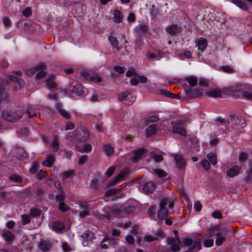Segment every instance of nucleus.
<instances>
[{
  "label": "nucleus",
  "mask_w": 252,
  "mask_h": 252,
  "mask_svg": "<svg viewBox=\"0 0 252 252\" xmlns=\"http://www.w3.org/2000/svg\"><path fill=\"white\" fill-rule=\"evenodd\" d=\"M207 158L208 160L210 162V163L213 165H215L217 163V156L214 153H209L207 155Z\"/></svg>",
  "instance_id": "obj_33"
},
{
  "label": "nucleus",
  "mask_w": 252,
  "mask_h": 252,
  "mask_svg": "<svg viewBox=\"0 0 252 252\" xmlns=\"http://www.w3.org/2000/svg\"><path fill=\"white\" fill-rule=\"evenodd\" d=\"M147 27L145 25L141 24L137 27L135 29V31L137 35L140 37L145 34L147 32ZM141 43V39L140 38H137L136 41V46L138 47Z\"/></svg>",
  "instance_id": "obj_10"
},
{
  "label": "nucleus",
  "mask_w": 252,
  "mask_h": 252,
  "mask_svg": "<svg viewBox=\"0 0 252 252\" xmlns=\"http://www.w3.org/2000/svg\"><path fill=\"white\" fill-rule=\"evenodd\" d=\"M57 108L59 111V114L66 119H69L70 118V115L68 112L64 110L62 105L61 104H58L57 105Z\"/></svg>",
  "instance_id": "obj_27"
},
{
  "label": "nucleus",
  "mask_w": 252,
  "mask_h": 252,
  "mask_svg": "<svg viewBox=\"0 0 252 252\" xmlns=\"http://www.w3.org/2000/svg\"><path fill=\"white\" fill-rule=\"evenodd\" d=\"M231 91L247 99L252 100V89L246 85H237L233 87Z\"/></svg>",
  "instance_id": "obj_3"
},
{
  "label": "nucleus",
  "mask_w": 252,
  "mask_h": 252,
  "mask_svg": "<svg viewBox=\"0 0 252 252\" xmlns=\"http://www.w3.org/2000/svg\"><path fill=\"white\" fill-rule=\"evenodd\" d=\"M46 67V64L44 63L38 64L35 67L30 68L26 70V74L28 76H32L38 70L44 69Z\"/></svg>",
  "instance_id": "obj_16"
},
{
  "label": "nucleus",
  "mask_w": 252,
  "mask_h": 252,
  "mask_svg": "<svg viewBox=\"0 0 252 252\" xmlns=\"http://www.w3.org/2000/svg\"><path fill=\"white\" fill-rule=\"evenodd\" d=\"M64 228V225L63 222L56 221L52 224V229L56 232H61Z\"/></svg>",
  "instance_id": "obj_24"
},
{
  "label": "nucleus",
  "mask_w": 252,
  "mask_h": 252,
  "mask_svg": "<svg viewBox=\"0 0 252 252\" xmlns=\"http://www.w3.org/2000/svg\"><path fill=\"white\" fill-rule=\"evenodd\" d=\"M10 179L16 182L19 184V186L23 185L25 184V181L21 178V176L17 175H13L10 176Z\"/></svg>",
  "instance_id": "obj_39"
},
{
  "label": "nucleus",
  "mask_w": 252,
  "mask_h": 252,
  "mask_svg": "<svg viewBox=\"0 0 252 252\" xmlns=\"http://www.w3.org/2000/svg\"><path fill=\"white\" fill-rule=\"evenodd\" d=\"M52 247V243L49 240H41L39 242L38 249L43 252L49 251Z\"/></svg>",
  "instance_id": "obj_12"
},
{
  "label": "nucleus",
  "mask_w": 252,
  "mask_h": 252,
  "mask_svg": "<svg viewBox=\"0 0 252 252\" xmlns=\"http://www.w3.org/2000/svg\"><path fill=\"white\" fill-rule=\"evenodd\" d=\"M225 232H218L216 234L217 239L216 240V245L217 246H220L223 242L225 241L226 236Z\"/></svg>",
  "instance_id": "obj_22"
},
{
  "label": "nucleus",
  "mask_w": 252,
  "mask_h": 252,
  "mask_svg": "<svg viewBox=\"0 0 252 252\" xmlns=\"http://www.w3.org/2000/svg\"><path fill=\"white\" fill-rule=\"evenodd\" d=\"M158 129V126L153 124L149 126L146 130V135L147 136H150L151 135L156 134Z\"/></svg>",
  "instance_id": "obj_26"
},
{
  "label": "nucleus",
  "mask_w": 252,
  "mask_h": 252,
  "mask_svg": "<svg viewBox=\"0 0 252 252\" xmlns=\"http://www.w3.org/2000/svg\"><path fill=\"white\" fill-rule=\"evenodd\" d=\"M126 173L127 171L125 169L121 170L115 178L110 183L109 185L111 186L114 185L118 181L122 180L126 174Z\"/></svg>",
  "instance_id": "obj_20"
},
{
  "label": "nucleus",
  "mask_w": 252,
  "mask_h": 252,
  "mask_svg": "<svg viewBox=\"0 0 252 252\" xmlns=\"http://www.w3.org/2000/svg\"><path fill=\"white\" fill-rule=\"evenodd\" d=\"M2 236L3 239L6 241H11L14 238V235L10 231H5L3 232Z\"/></svg>",
  "instance_id": "obj_34"
},
{
  "label": "nucleus",
  "mask_w": 252,
  "mask_h": 252,
  "mask_svg": "<svg viewBox=\"0 0 252 252\" xmlns=\"http://www.w3.org/2000/svg\"><path fill=\"white\" fill-rule=\"evenodd\" d=\"M173 232L175 235V238H167L166 240L167 244L171 246V251L172 252H178L180 250L181 241L178 235V231L174 230Z\"/></svg>",
  "instance_id": "obj_4"
},
{
  "label": "nucleus",
  "mask_w": 252,
  "mask_h": 252,
  "mask_svg": "<svg viewBox=\"0 0 252 252\" xmlns=\"http://www.w3.org/2000/svg\"><path fill=\"white\" fill-rule=\"evenodd\" d=\"M209 96L213 97H220L221 96V91L219 89L211 90L207 92Z\"/></svg>",
  "instance_id": "obj_28"
},
{
  "label": "nucleus",
  "mask_w": 252,
  "mask_h": 252,
  "mask_svg": "<svg viewBox=\"0 0 252 252\" xmlns=\"http://www.w3.org/2000/svg\"><path fill=\"white\" fill-rule=\"evenodd\" d=\"M176 198L174 196L171 197H162L160 199L159 210L158 212V217L160 220H163L168 216L169 209L165 207L166 201L169 203V208L172 209L174 206Z\"/></svg>",
  "instance_id": "obj_2"
},
{
  "label": "nucleus",
  "mask_w": 252,
  "mask_h": 252,
  "mask_svg": "<svg viewBox=\"0 0 252 252\" xmlns=\"http://www.w3.org/2000/svg\"><path fill=\"white\" fill-rule=\"evenodd\" d=\"M164 233L161 230H158L156 231L155 235H146L144 237V240L147 242H151L158 241L160 238L164 237Z\"/></svg>",
  "instance_id": "obj_9"
},
{
  "label": "nucleus",
  "mask_w": 252,
  "mask_h": 252,
  "mask_svg": "<svg viewBox=\"0 0 252 252\" xmlns=\"http://www.w3.org/2000/svg\"><path fill=\"white\" fill-rule=\"evenodd\" d=\"M232 2L242 10H246L247 9L246 3L241 0H233Z\"/></svg>",
  "instance_id": "obj_36"
},
{
  "label": "nucleus",
  "mask_w": 252,
  "mask_h": 252,
  "mask_svg": "<svg viewBox=\"0 0 252 252\" xmlns=\"http://www.w3.org/2000/svg\"><path fill=\"white\" fill-rule=\"evenodd\" d=\"M55 161V158L52 155H48L46 159L43 162V165L48 167H51Z\"/></svg>",
  "instance_id": "obj_19"
},
{
  "label": "nucleus",
  "mask_w": 252,
  "mask_h": 252,
  "mask_svg": "<svg viewBox=\"0 0 252 252\" xmlns=\"http://www.w3.org/2000/svg\"><path fill=\"white\" fill-rule=\"evenodd\" d=\"M109 241V243L112 245H115L117 243V240L115 238H111L108 236H105L103 239V242Z\"/></svg>",
  "instance_id": "obj_52"
},
{
  "label": "nucleus",
  "mask_w": 252,
  "mask_h": 252,
  "mask_svg": "<svg viewBox=\"0 0 252 252\" xmlns=\"http://www.w3.org/2000/svg\"><path fill=\"white\" fill-rule=\"evenodd\" d=\"M71 92L78 96H82L84 94V90L83 86L81 84L79 83L73 87Z\"/></svg>",
  "instance_id": "obj_17"
},
{
  "label": "nucleus",
  "mask_w": 252,
  "mask_h": 252,
  "mask_svg": "<svg viewBox=\"0 0 252 252\" xmlns=\"http://www.w3.org/2000/svg\"><path fill=\"white\" fill-rule=\"evenodd\" d=\"M248 158V155L246 153L241 152L239 154V160L240 162H244Z\"/></svg>",
  "instance_id": "obj_55"
},
{
  "label": "nucleus",
  "mask_w": 252,
  "mask_h": 252,
  "mask_svg": "<svg viewBox=\"0 0 252 252\" xmlns=\"http://www.w3.org/2000/svg\"><path fill=\"white\" fill-rule=\"evenodd\" d=\"M145 150L143 148L135 150L133 155L130 157L131 160L133 162H136L140 158L141 156L144 154Z\"/></svg>",
  "instance_id": "obj_14"
},
{
  "label": "nucleus",
  "mask_w": 252,
  "mask_h": 252,
  "mask_svg": "<svg viewBox=\"0 0 252 252\" xmlns=\"http://www.w3.org/2000/svg\"><path fill=\"white\" fill-rule=\"evenodd\" d=\"M9 79L16 84V85L14 86V89L15 90L20 89L24 86V81L18 77H16L13 75H10L9 76Z\"/></svg>",
  "instance_id": "obj_15"
},
{
  "label": "nucleus",
  "mask_w": 252,
  "mask_h": 252,
  "mask_svg": "<svg viewBox=\"0 0 252 252\" xmlns=\"http://www.w3.org/2000/svg\"><path fill=\"white\" fill-rule=\"evenodd\" d=\"M113 15L114 22H115V23H120L122 21L123 18V15L119 10H115L114 11Z\"/></svg>",
  "instance_id": "obj_32"
},
{
  "label": "nucleus",
  "mask_w": 252,
  "mask_h": 252,
  "mask_svg": "<svg viewBox=\"0 0 252 252\" xmlns=\"http://www.w3.org/2000/svg\"><path fill=\"white\" fill-rule=\"evenodd\" d=\"M3 118L9 122H15L21 118V116L19 115L16 112L6 110L2 113Z\"/></svg>",
  "instance_id": "obj_6"
},
{
  "label": "nucleus",
  "mask_w": 252,
  "mask_h": 252,
  "mask_svg": "<svg viewBox=\"0 0 252 252\" xmlns=\"http://www.w3.org/2000/svg\"><path fill=\"white\" fill-rule=\"evenodd\" d=\"M90 100L92 102L99 101V95L97 93L94 92L91 95Z\"/></svg>",
  "instance_id": "obj_47"
},
{
  "label": "nucleus",
  "mask_w": 252,
  "mask_h": 252,
  "mask_svg": "<svg viewBox=\"0 0 252 252\" xmlns=\"http://www.w3.org/2000/svg\"><path fill=\"white\" fill-rule=\"evenodd\" d=\"M116 191H117V189H113L108 190L105 193V196L107 198L111 196L114 197V194L116 193Z\"/></svg>",
  "instance_id": "obj_49"
},
{
  "label": "nucleus",
  "mask_w": 252,
  "mask_h": 252,
  "mask_svg": "<svg viewBox=\"0 0 252 252\" xmlns=\"http://www.w3.org/2000/svg\"><path fill=\"white\" fill-rule=\"evenodd\" d=\"M103 149H104V151H105L106 154L107 156L111 155L113 153V152H114L113 147L112 146H111L110 145H105L103 147Z\"/></svg>",
  "instance_id": "obj_46"
},
{
  "label": "nucleus",
  "mask_w": 252,
  "mask_h": 252,
  "mask_svg": "<svg viewBox=\"0 0 252 252\" xmlns=\"http://www.w3.org/2000/svg\"><path fill=\"white\" fill-rule=\"evenodd\" d=\"M172 132L184 136L186 134V130L178 124H176L173 126Z\"/></svg>",
  "instance_id": "obj_25"
},
{
  "label": "nucleus",
  "mask_w": 252,
  "mask_h": 252,
  "mask_svg": "<svg viewBox=\"0 0 252 252\" xmlns=\"http://www.w3.org/2000/svg\"><path fill=\"white\" fill-rule=\"evenodd\" d=\"M108 40L113 48H116L118 47L119 42L115 37L112 35L109 36L108 37Z\"/></svg>",
  "instance_id": "obj_41"
},
{
  "label": "nucleus",
  "mask_w": 252,
  "mask_h": 252,
  "mask_svg": "<svg viewBox=\"0 0 252 252\" xmlns=\"http://www.w3.org/2000/svg\"><path fill=\"white\" fill-rule=\"evenodd\" d=\"M80 211L79 216L81 218H84L89 215L90 205L86 202H82L80 204Z\"/></svg>",
  "instance_id": "obj_11"
},
{
  "label": "nucleus",
  "mask_w": 252,
  "mask_h": 252,
  "mask_svg": "<svg viewBox=\"0 0 252 252\" xmlns=\"http://www.w3.org/2000/svg\"><path fill=\"white\" fill-rule=\"evenodd\" d=\"M155 172L158 177H165L167 175V173L161 169H155Z\"/></svg>",
  "instance_id": "obj_54"
},
{
  "label": "nucleus",
  "mask_w": 252,
  "mask_h": 252,
  "mask_svg": "<svg viewBox=\"0 0 252 252\" xmlns=\"http://www.w3.org/2000/svg\"><path fill=\"white\" fill-rule=\"evenodd\" d=\"M72 172L71 171H65L60 175V177L63 180H65L68 178L72 174Z\"/></svg>",
  "instance_id": "obj_51"
},
{
  "label": "nucleus",
  "mask_w": 252,
  "mask_h": 252,
  "mask_svg": "<svg viewBox=\"0 0 252 252\" xmlns=\"http://www.w3.org/2000/svg\"><path fill=\"white\" fill-rule=\"evenodd\" d=\"M54 76L52 75L48 77L46 80V86L48 89H51L55 88L56 86V83L54 80Z\"/></svg>",
  "instance_id": "obj_31"
},
{
  "label": "nucleus",
  "mask_w": 252,
  "mask_h": 252,
  "mask_svg": "<svg viewBox=\"0 0 252 252\" xmlns=\"http://www.w3.org/2000/svg\"><path fill=\"white\" fill-rule=\"evenodd\" d=\"M75 139L78 142H83L88 140L89 136V132L84 128H80L75 131Z\"/></svg>",
  "instance_id": "obj_5"
},
{
  "label": "nucleus",
  "mask_w": 252,
  "mask_h": 252,
  "mask_svg": "<svg viewBox=\"0 0 252 252\" xmlns=\"http://www.w3.org/2000/svg\"><path fill=\"white\" fill-rule=\"evenodd\" d=\"M22 220L23 224H28L30 221V217L27 215H23L22 216Z\"/></svg>",
  "instance_id": "obj_62"
},
{
  "label": "nucleus",
  "mask_w": 252,
  "mask_h": 252,
  "mask_svg": "<svg viewBox=\"0 0 252 252\" xmlns=\"http://www.w3.org/2000/svg\"><path fill=\"white\" fill-rule=\"evenodd\" d=\"M201 164L204 169L206 170H209L210 168V163L207 159L202 160L201 162Z\"/></svg>",
  "instance_id": "obj_56"
},
{
  "label": "nucleus",
  "mask_w": 252,
  "mask_h": 252,
  "mask_svg": "<svg viewBox=\"0 0 252 252\" xmlns=\"http://www.w3.org/2000/svg\"><path fill=\"white\" fill-rule=\"evenodd\" d=\"M123 214L125 215H128L133 213L135 210V208L133 206L128 205H123Z\"/></svg>",
  "instance_id": "obj_35"
},
{
  "label": "nucleus",
  "mask_w": 252,
  "mask_h": 252,
  "mask_svg": "<svg viewBox=\"0 0 252 252\" xmlns=\"http://www.w3.org/2000/svg\"><path fill=\"white\" fill-rule=\"evenodd\" d=\"M153 158H154V159L155 160V161H156L157 162H160L163 159L162 155L161 154H155L153 156Z\"/></svg>",
  "instance_id": "obj_60"
},
{
  "label": "nucleus",
  "mask_w": 252,
  "mask_h": 252,
  "mask_svg": "<svg viewBox=\"0 0 252 252\" xmlns=\"http://www.w3.org/2000/svg\"><path fill=\"white\" fill-rule=\"evenodd\" d=\"M122 196V193L120 189H117V191H116V193L114 194V196L112 197V200L115 201L117 199L121 198Z\"/></svg>",
  "instance_id": "obj_58"
},
{
  "label": "nucleus",
  "mask_w": 252,
  "mask_h": 252,
  "mask_svg": "<svg viewBox=\"0 0 252 252\" xmlns=\"http://www.w3.org/2000/svg\"><path fill=\"white\" fill-rule=\"evenodd\" d=\"M155 186L154 183L149 182L145 183L142 188V192L147 193L152 191L155 189Z\"/></svg>",
  "instance_id": "obj_21"
},
{
  "label": "nucleus",
  "mask_w": 252,
  "mask_h": 252,
  "mask_svg": "<svg viewBox=\"0 0 252 252\" xmlns=\"http://www.w3.org/2000/svg\"><path fill=\"white\" fill-rule=\"evenodd\" d=\"M196 45L198 47V50L203 51L207 47V41L205 39L200 38L196 40Z\"/></svg>",
  "instance_id": "obj_23"
},
{
  "label": "nucleus",
  "mask_w": 252,
  "mask_h": 252,
  "mask_svg": "<svg viewBox=\"0 0 252 252\" xmlns=\"http://www.w3.org/2000/svg\"><path fill=\"white\" fill-rule=\"evenodd\" d=\"M118 99L120 101H122L123 103L129 105L135 101V97L131 95L129 92H126L120 94Z\"/></svg>",
  "instance_id": "obj_7"
},
{
  "label": "nucleus",
  "mask_w": 252,
  "mask_h": 252,
  "mask_svg": "<svg viewBox=\"0 0 252 252\" xmlns=\"http://www.w3.org/2000/svg\"><path fill=\"white\" fill-rule=\"evenodd\" d=\"M185 80L189 82V85L192 87L195 86L198 82L197 79L194 76L187 77L185 78Z\"/></svg>",
  "instance_id": "obj_38"
},
{
  "label": "nucleus",
  "mask_w": 252,
  "mask_h": 252,
  "mask_svg": "<svg viewBox=\"0 0 252 252\" xmlns=\"http://www.w3.org/2000/svg\"><path fill=\"white\" fill-rule=\"evenodd\" d=\"M240 167L238 165L234 166L229 168L226 172V175L229 177H233L238 174Z\"/></svg>",
  "instance_id": "obj_18"
},
{
  "label": "nucleus",
  "mask_w": 252,
  "mask_h": 252,
  "mask_svg": "<svg viewBox=\"0 0 252 252\" xmlns=\"http://www.w3.org/2000/svg\"><path fill=\"white\" fill-rule=\"evenodd\" d=\"M99 176H98L96 178H94L91 183V187L94 189H97L99 187L98 181Z\"/></svg>",
  "instance_id": "obj_48"
},
{
  "label": "nucleus",
  "mask_w": 252,
  "mask_h": 252,
  "mask_svg": "<svg viewBox=\"0 0 252 252\" xmlns=\"http://www.w3.org/2000/svg\"><path fill=\"white\" fill-rule=\"evenodd\" d=\"M176 166L179 169L183 168L185 166V161L183 156L179 154L173 155Z\"/></svg>",
  "instance_id": "obj_13"
},
{
  "label": "nucleus",
  "mask_w": 252,
  "mask_h": 252,
  "mask_svg": "<svg viewBox=\"0 0 252 252\" xmlns=\"http://www.w3.org/2000/svg\"><path fill=\"white\" fill-rule=\"evenodd\" d=\"M167 32L170 34H175L180 31V28L176 25H172L166 29Z\"/></svg>",
  "instance_id": "obj_30"
},
{
  "label": "nucleus",
  "mask_w": 252,
  "mask_h": 252,
  "mask_svg": "<svg viewBox=\"0 0 252 252\" xmlns=\"http://www.w3.org/2000/svg\"><path fill=\"white\" fill-rule=\"evenodd\" d=\"M246 173L247 175L245 180L246 181H249L252 179V162L249 163V167L247 170Z\"/></svg>",
  "instance_id": "obj_45"
},
{
  "label": "nucleus",
  "mask_w": 252,
  "mask_h": 252,
  "mask_svg": "<svg viewBox=\"0 0 252 252\" xmlns=\"http://www.w3.org/2000/svg\"><path fill=\"white\" fill-rule=\"evenodd\" d=\"M123 205H116L112 208V212L115 214H123Z\"/></svg>",
  "instance_id": "obj_40"
},
{
  "label": "nucleus",
  "mask_w": 252,
  "mask_h": 252,
  "mask_svg": "<svg viewBox=\"0 0 252 252\" xmlns=\"http://www.w3.org/2000/svg\"><path fill=\"white\" fill-rule=\"evenodd\" d=\"M95 128L98 132L102 131L104 128L103 123L100 122H97L95 126Z\"/></svg>",
  "instance_id": "obj_64"
},
{
  "label": "nucleus",
  "mask_w": 252,
  "mask_h": 252,
  "mask_svg": "<svg viewBox=\"0 0 252 252\" xmlns=\"http://www.w3.org/2000/svg\"><path fill=\"white\" fill-rule=\"evenodd\" d=\"M92 146L91 144L88 143L85 144L82 150H78L80 152H87L91 151Z\"/></svg>",
  "instance_id": "obj_53"
},
{
  "label": "nucleus",
  "mask_w": 252,
  "mask_h": 252,
  "mask_svg": "<svg viewBox=\"0 0 252 252\" xmlns=\"http://www.w3.org/2000/svg\"><path fill=\"white\" fill-rule=\"evenodd\" d=\"M88 160V157L86 155L81 156L78 160V164L82 165L84 164Z\"/></svg>",
  "instance_id": "obj_61"
},
{
  "label": "nucleus",
  "mask_w": 252,
  "mask_h": 252,
  "mask_svg": "<svg viewBox=\"0 0 252 252\" xmlns=\"http://www.w3.org/2000/svg\"><path fill=\"white\" fill-rule=\"evenodd\" d=\"M222 70L227 73H233L234 72V70L232 67L228 65H225L221 67Z\"/></svg>",
  "instance_id": "obj_57"
},
{
  "label": "nucleus",
  "mask_w": 252,
  "mask_h": 252,
  "mask_svg": "<svg viewBox=\"0 0 252 252\" xmlns=\"http://www.w3.org/2000/svg\"><path fill=\"white\" fill-rule=\"evenodd\" d=\"M202 238L199 235L192 237H188L183 239V245L188 249L185 252H197L201 249Z\"/></svg>",
  "instance_id": "obj_1"
},
{
  "label": "nucleus",
  "mask_w": 252,
  "mask_h": 252,
  "mask_svg": "<svg viewBox=\"0 0 252 252\" xmlns=\"http://www.w3.org/2000/svg\"><path fill=\"white\" fill-rule=\"evenodd\" d=\"M204 240V246L205 247H210L213 245L214 240L212 239L207 238L206 237H202Z\"/></svg>",
  "instance_id": "obj_44"
},
{
  "label": "nucleus",
  "mask_w": 252,
  "mask_h": 252,
  "mask_svg": "<svg viewBox=\"0 0 252 252\" xmlns=\"http://www.w3.org/2000/svg\"><path fill=\"white\" fill-rule=\"evenodd\" d=\"M64 197V193L63 192H62L61 194H58L56 196V200L58 202H59L60 203L63 202Z\"/></svg>",
  "instance_id": "obj_59"
},
{
  "label": "nucleus",
  "mask_w": 252,
  "mask_h": 252,
  "mask_svg": "<svg viewBox=\"0 0 252 252\" xmlns=\"http://www.w3.org/2000/svg\"><path fill=\"white\" fill-rule=\"evenodd\" d=\"M82 238L86 242H90L93 240L94 235L92 231H86L81 235Z\"/></svg>",
  "instance_id": "obj_29"
},
{
  "label": "nucleus",
  "mask_w": 252,
  "mask_h": 252,
  "mask_svg": "<svg viewBox=\"0 0 252 252\" xmlns=\"http://www.w3.org/2000/svg\"><path fill=\"white\" fill-rule=\"evenodd\" d=\"M23 14L26 17L30 16L32 14L31 9L28 7L22 12Z\"/></svg>",
  "instance_id": "obj_63"
},
{
  "label": "nucleus",
  "mask_w": 252,
  "mask_h": 252,
  "mask_svg": "<svg viewBox=\"0 0 252 252\" xmlns=\"http://www.w3.org/2000/svg\"><path fill=\"white\" fill-rule=\"evenodd\" d=\"M159 118L157 116L152 115L149 116L145 120V124L147 125L149 123H154L157 122Z\"/></svg>",
  "instance_id": "obj_43"
},
{
  "label": "nucleus",
  "mask_w": 252,
  "mask_h": 252,
  "mask_svg": "<svg viewBox=\"0 0 252 252\" xmlns=\"http://www.w3.org/2000/svg\"><path fill=\"white\" fill-rule=\"evenodd\" d=\"M228 123L234 129H239L245 126V122L243 120L234 116L229 118Z\"/></svg>",
  "instance_id": "obj_8"
},
{
  "label": "nucleus",
  "mask_w": 252,
  "mask_h": 252,
  "mask_svg": "<svg viewBox=\"0 0 252 252\" xmlns=\"http://www.w3.org/2000/svg\"><path fill=\"white\" fill-rule=\"evenodd\" d=\"M53 151L56 152L58 151L59 149L60 141L57 136H55L51 143Z\"/></svg>",
  "instance_id": "obj_37"
},
{
  "label": "nucleus",
  "mask_w": 252,
  "mask_h": 252,
  "mask_svg": "<svg viewBox=\"0 0 252 252\" xmlns=\"http://www.w3.org/2000/svg\"><path fill=\"white\" fill-rule=\"evenodd\" d=\"M217 227H214L208 230V232L205 234V237L209 238L213 236L215 234V230L217 229Z\"/></svg>",
  "instance_id": "obj_50"
},
{
  "label": "nucleus",
  "mask_w": 252,
  "mask_h": 252,
  "mask_svg": "<svg viewBox=\"0 0 252 252\" xmlns=\"http://www.w3.org/2000/svg\"><path fill=\"white\" fill-rule=\"evenodd\" d=\"M160 92L161 94H162L165 96H168V97H169L171 98H178L177 94H173L172 93H171L170 92L168 91L167 90H160Z\"/></svg>",
  "instance_id": "obj_42"
}]
</instances>
